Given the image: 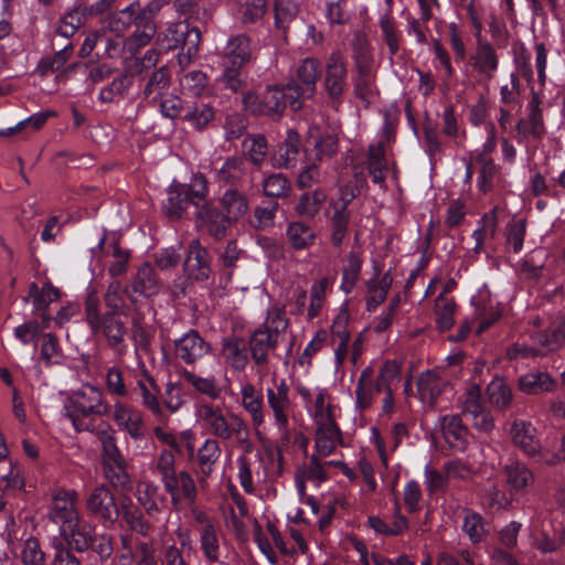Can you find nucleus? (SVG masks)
<instances>
[{
  "mask_svg": "<svg viewBox=\"0 0 565 565\" xmlns=\"http://www.w3.org/2000/svg\"><path fill=\"white\" fill-rule=\"evenodd\" d=\"M212 351V347L196 330H190L175 341V355L188 364L200 361Z\"/></svg>",
  "mask_w": 565,
  "mask_h": 565,
  "instance_id": "11",
  "label": "nucleus"
},
{
  "mask_svg": "<svg viewBox=\"0 0 565 565\" xmlns=\"http://www.w3.org/2000/svg\"><path fill=\"white\" fill-rule=\"evenodd\" d=\"M483 404L481 402V390L480 386L475 384L470 386L466 394L465 398L461 403V409L463 414L476 415L478 412L483 409Z\"/></svg>",
  "mask_w": 565,
  "mask_h": 565,
  "instance_id": "63",
  "label": "nucleus"
},
{
  "mask_svg": "<svg viewBox=\"0 0 565 565\" xmlns=\"http://www.w3.org/2000/svg\"><path fill=\"white\" fill-rule=\"evenodd\" d=\"M393 277L390 271L385 273L380 280L370 279L366 282V310L374 311L387 297L388 290L392 286Z\"/></svg>",
  "mask_w": 565,
  "mask_h": 565,
  "instance_id": "25",
  "label": "nucleus"
},
{
  "mask_svg": "<svg viewBox=\"0 0 565 565\" xmlns=\"http://www.w3.org/2000/svg\"><path fill=\"white\" fill-rule=\"evenodd\" d=\"M472 61L473 66L482 71H494L498 67V57L494 49L481 39L478 40Z\"/></svg>",
  "mask_w": 565,
  "mask_h": 565,
  "instance_id": "48",
  "label": "nucleus"
},
{
  "mask_svg": "<svg viewBox=\"0 0 565 565\" xmlns=\"http://www.w3.org/2000/svg\"><path fill=\"white\" fill-rule=\"evenodd\" d=\"M520 391L525 394H541L553 391L555 381L545 372L527 373L518 381Z\"/></svg>",
  "mask_w": 565,
  "mask_h": 565,
  "instance_id": "33",
  "label": "nucleus"
},
{
  "mask_svg": "<svg viewBox=\"0 0 565 565\" xmlns=\"http://www.w3.org/2000/svg\"><path fill=\"white\" fill-rule=\"evenodd\" d=\"M97 439L102 446L100 467L104 478L114 490L126 491L131 489V477L128 472V462L117 446L114 430L97 431Z\"/></svg>",
  "mask_w": 565,
  "mask_h": 565,
  "instance_id": "4",
  "label": "nucleus"
},
{
  "mask_svg": "<svg viewBox=\"0 0 565 565\" xmlns=\"http://www.w3.org/2000/svg\"><path fill=\"white\" fill-rule=\"evenodd\" d=\"M183 379L194 386L199 392L206 394L212 398H216L220 395L221 390L215 385L214 379L200 377L193 372L184 371L182 374Z\"/></svg>",
  "mask_w": 565,
  "mask_h": 565,
  "instance_id": "60",
  "label": "nucleus"
},
{
  "mask_svg": "<svg viewBox=\"0 0 565 565\" xmlns=\"http://www.w3.org/2000/svg\"><path fill=\"white\" fill-rule=\"evenodd\" d=\"M279 203L277 201L263 202L254 209L250 225L257 231H264L275 225Z\"/></svg>",
  "mask_w": 565,
  "mask_h": 565,
  "instance_id": "42",
  "label": "nucleus"
},
{
  "mask_svg": "<svg viewBox=\"0 0 565 565\" xmlns=\"http://www.w3.org/2000/svg\"><path fill=\"white\" fill-rule=\"evenodd\" d=\"M507 483L511 489L519 491L533 482V473L520 462H511L503 467Z\"/></svg>",
  "mask_w": 565,
  "mask_h": 565,
  "instance_id": "41",
  "label": "nucleus"
},
{
  "mask_svg": "<svg viewBox=\"0 0 565 565\" xmlns=\"http://www.w3.org/2000/svg\"><path fill=\"white\" fill-rule=\"evenodd\" d=\"M289 391L285 380L276 384L275 388L266 391L268 406L273 411L277 426L282 430H287L288 427V412L291 407Z\"/></svg>",
  "mask_w": 565,
  "mask_h": 565,
  "instance_id": "14",
  "label": "nucleus"
},
{
  "mask_svg": "<svg viewBox=\"0 0 565 565\" xmlns=\"http://www.w3.org/2000/svg\"><path fill=\"white\" fill-rule=\"evenodd\" d=\"M77 493L61 489L53 497V504L49 512L52 522L60 525V533L65 534L76 526L79 521V514L76 509Z\"/></svg>",
  "mask_w": 565,
  "mask_h": 565,
  "instance_id": "8",
  "label": "nucleus"
},
{
  "mask_svg": "<svg viewBox=\"0 0 565 565\" xmlns=\"http://www.w3.org/2000/svg\"><path fill=\"white\" fill-rule=\"evenodd\" d=\"M222 450L220 444L214 438H209L198 450V463L203 477H210L213 472V466L221 457Z\"/></svg>",
  "mask_w": 565,
  "mask_h": 565,
  "instance_id": "38",
  "label": "nucleus"
},
{
  "mask_svg": "<svg viewBox=\"0 0 565 565\" xmlns=\"http://www.w3.org/2000/svg\"><path fill=\"white\" fill-rule=\"evenodd\" d=\"M130 288L132 292L146 297H151L159 292V278L150 263H143L139 267L132 276Z\"/></svg>",
  "mask_w": 565,
  "mask_h": 565,
  "instance_id": "20",
  "label": "nucleus"
},
{
  "mask_svg": "<svg viewBox=\"0 0 565 565\" xmlns=\"http://www.w3.org/2000/svg\"><path fill=\"white\" fill-rule=\"evenodd\" d=\"M196 216L204 222L207 233L215 241H222L234 222L212 203L202 204L200 210L196 211Z\"/></svg>",
  "mask_w": 565,
  "mask_h": 565,
  "instance_id": "16",
  "label": "nucleus"
},
{
  "mask_svg": "<svg viewBox=\"0 0 565 565\" xmlns=\"http://www.w3.org/2000/svg\"><path fill=\"white\" fill-rule=\"evenodd\" d=\"M443 436L450 447L465 450L468 441V427L462 423L459 415H446L440 420Z\"/></svg>",
  "mask_w": 565,
  "mask_h": 565,
  "instance_id": "17",
  "label": "nucleus"
},
{
  "mask_svg": "<svg viewBox=\"0 0 565 565\" xmlns=\"http://www.w3.org/2000/svg\"><path fill=\"white\" fill-rule=\"evenodd\" d=\"M541 99L539 93L532 92V98L529 103L530 115H529V124H530V134L534 138H540L544 131V121L542 109L540 107Z\"/></svg>",
  "mask_w": 565,
  "mask_h": 565,
  "instance_id": "57",
  "label": "nucleus"
},
{
  "mask_svg": "<svg viewBox=\"0 0 565 565\" xmlns=\"http://www.w3.org/2000/svg\"><path fill=\"white\" fill-rule=\"evenodd\" d=\"M85 504L88 513L99 521L114 524L119 520L120 498H116L107 483L94 488Z\"/></svg>",
  "mask_w": 565,
  "mask_h": 565,
  "instance_id": "7",
  "label": "nucleus"
},
{
  "mask_svg": "<svg viewBox=\"0 0 565 565\" xmlns=\"http://www.w3.org/2000/svg\"><path fill=\"white\" fill-rule=\"evenodd\" d=\"M300 151V136L295 129L287 130L286 138L278 147L277 166L292 168Z\"/></svg>",
  "mask_w": 565,
  "mask_h": 565,
  "instance_id": "27",
  "label": "nucleus"
},
{
  "mask_svg": "<svg viewBox=\"0 0 565 565\" xmlns=\"http://www.w3.org/2000/svg\"><path fill=\"white\" fill-rule=\"evenodd\" d=\"M297 81L289 82L286 87L270 85L260 95L247 93L243 104L246 110L256 116L279 117L289 100L295 105L299 98L311 97L316 89V73H298Z\"/></svg>",
  "mask_w": 565,
  "mask_h": 565,
  "instance_id": "1",
  "label": "nucleus"
},
{
  "mask_svg": "<svg viewBox=\"0 0 565 565\" xmlns=\"http://www.w3.org/2000/svg\"><path fill=\"white\" fill-rule=\"evenodd\" d=\"M267 9L266 0H235L234 12L243 23L262 19Z\"/></svg>",
  "mask_w": 565,
  "mask_h": 565,
  "instance_id": "39",
  "label": "nucleus"
},
{
  "mask_svg": "<svg viewBox=\"0 0 565 565\" xmlns=\"http://www.w3.org/2000/svg\"><path fill=\"white\" fill-rule=\"evenodd\" d=\"M242 405L250 415L252 423L255 427H259L265 422L263 394L256 387L248 383L242 386Z\"/></svg>",
  "mask_w": 565,
  "mask_h": 565,
  "instance_id": "21",
  "label": "nucleus"
},
{
  "mask_svg": "<svg viewBox=\"0 0 565 565\" xmlns=\"http://www.w3.org/2000/svg\"><path fill=\"white\" fill-rule=\"evenodd\" d=\"M186 194L192 199V204H194L198 209L202 206V204L207 203L205 201L209 188L207 180L204 174L196 173L192 177L190 184H183Z\"/></svg>",
  "mask_w": 565,
  "mask_h": 565,
  "instance_id": "55",
  "label": "nucleus"
},
{
  "mask_svg": "<svg viewBox=\"0 0 565 565\" xmlns=\"http://www.w3.org/2000/svg\"><path fill=\"white\" fill-rule=\"evenodd\" d=\"M341 440V430L337 423L328 416V422L317 429L316 448L321 456H329L335 449V444Z\"/></svg>",
  "mask_w": 565,
  "mask_h": 565,
  "instance_id": "24",
  "label": "nucleus"
},
{
  "mask_svg": "<svg viewBox=\"0 0 565 565\" xmlns=\"http://www.w3.org/2000/svg\"><path fill=\"white\" fill-rule=\"evenodd\" d=\"M136 565H163L159 562L156 548L150 542H139L136 545Z\"/></svg>",
  "mask_w": 565,
  "mask_h": 565,
  "instance_id": "64",
  "label": "nucleus"
},
{
  "mask_svg": "<svg viewBox=\"0 0 565 565\" xmlns=\"http://www.w3.org/2000/svg\"><path fill=\"white\" fill-rule=\"evenodd\" d=\"M374 78L370 73H359L355 83H354V92L356 97L362 99L365 103V106L369 107L371 104V96L374 94Z\"/></svg>",
  "mask_w": 565,
  "mask_h": 565,
  "instance_id": "62",
  "label": "nucleus"
},
{
  "mask_svg": "<svg viewBox=\"0 0 565 565\" xmlns=\"http://www.w3.org/2000/svg\"><path fill=\"white\" fill-rule=\"evenodd\" d=\"M199 416L212 436L222 440L235 438L246 452L252 450L249 428L241 416L232 412L224 414L220 406L210 404L200 406Z\"/></svg>",
  "mask_w": 565,
  "mask_h": 565,
  "instance_id": "3",
  "label": "nucleus"
},
{
  "mask_svg": "<svg viewBox=\"0 0 565 565\" xmlns=\"http://www.w3.org/2000/svg\"><path fill=\"white\" fill-rule=\"evenodd\" d=\"M88 14V8L81 6L67 12L58 23L57 33L64 38L73 36Z\"/></svg>",
  "mask_w": 565,
  "mask_h": 565,
  "instance_id": "44",
  "label": "nucleus"
},
{
  "mask_svg": "<svg viewBox=\"0 0 565 565\" xmlns=\"http://www.w3.org/2000/svg\"><path fill=\"white\" fill-rule=\"evenodd\" d=\"M482 223V227L476 230L472 234L475 239V246L472 249L475 253H480L482 250L486 238L494 237L498 225L497 209H494L490 214H484Z\"/></svg>",
  "mask_w": 565,
  "mask_h": 565,
  "instance_id": "50",
  "label": "nucleus"
},
{
  "mask_svg": "<svg viewBox=\"0 0 565 565\" xmlns=\"http://www.w3.org/2000/svg\"><path fill=\"white\" fill-rule=\"evenodd\" d=\"M156 33L157 26L154 22L146 21L143 25L137 28L136 31L129 38L125 39L127 51L131 55H135L139 49L150 43Z\"/></svg>",
  "mask_w": 565,
  "mask_h": 565,
  "instance_id": "46",
  "label": "nucleus"
},
{
  "mask_svg": "<svg viewBox=\"0 0 565 565\" xmlns=\"http://www.w3.org/2000/svg\"><path fill=\"white\" fill-rule=\"evenodd\" d=\"M164 490L171 497V503L175 510L182 505L193 507L196 502L198 489L192 476L182 470L174 477L163 482Z\"/></svg>",
  "mask_w": 565,
  "mask_h": 565,
  "instance_id": "9",
  "label": "nucleus"
},
{
  "mask_svg": "<svg viewBox=\"0 0 565 565\" xmlns=\"http://www.w3.org/2000/svg\"><path fill=\"white\" fill-rule=\"evenodd\" d=\"M463 524L462 530L469 536L471 542H481L487 534L486 523L481 514L471 509H463Z\"/></svg>",
  "mask_w": 565,
  "mask_h": 565,
  "instance_id": "45",
  "label": "nucleus"
},
{
  "mask_svg": "<svg viewBox=\"0 0 565 565\" xmlns=\"http://www.w3.org/2000/svg\"><path fill=\"white\" fill-rule=\"evenodd\" d=\"M380 28L383 40L387 45L390 52L395 54L399 50V38L401 34L397 31L396 22L391 13H384L380 17Z\"/></svg>",
  "mask_w": 565,
  "mask_h": 565,
  "instance_id": "52",
  "label": "nucleus"
},
{
  "mask_svg": "<svg viewBox=\"0 0 565 565\" xmlns=\"http://www.w3.org/2000/svg\"><path fill=\"white\" fill-rule=\"evenodd\" d=\"M339 138L337 135L328 134L319 137L315 142L312 153L315 162H321L324 158H332L338 152Z\"/></svg>",
  "mask_w": 565,
  "mask_h": 565,
  "instance_id": "54",
  "label": "nucleus"
},
{
  "mask_svg": "<svg viewBox=\"0 0 565 565\" xmlns=\"http://www.w3.org/2000/svg\"><path fill=\"white\" fill-rule=\"evenodd\" d=\"M22 562L24 565H46L45 554L41 550L38 539L30 537L25 541L22 551Z\"/></svg>",
  "mask_w": 565,
  "mask_h": 565,
  "instance_id": "61",
  "label": "nucleus"
},
{
  "mask_svg": "<svg viewBox=\"0 0 565 565\" xmlns=\"http://www.w3.org/2000/svg\"><path fill=\"white\" fill-rule=\"evenodd\" d=\"M70 408L67 417L78 433L95 429L94 422L87 419L90 415L105 416L110 412V407L103 403L102 392L88 384L73 392L70 397Z\"/></svg>",
  "mask_w": 565,
  "mask_h": 565,
  "instance_id": "5",
  "label": "nucleus"
},
{
  "mask_svg": "<svg viewBox=\"0 0 565 565\" xmlns=\"http://www.w3.org/2000/svg\"><path fill=\"white\" fill-rule=\"evenodd\" d=\"M289 327L284 305H275L267 311L265 322L257 328L249 337L248 348L256 365L268 364V356L282 341Z\"/></svg>",
  "mask_w": 565,
  "mask_h": 565,
  "instance_id": "2",
  "label": "nucleus"
},
{
  "mask_svg": "<svg viewBox=\"0 0 565 565\" xmlns=\"http://www.w3.org/2000/svg\"><path fill=\"white\" fill-rule=\"evenodd\" d=\"M446 386H448V382L444 381L433 371L424 372L417 381V387L422 398L428 399L431 405L435 404Z\"/></svg>",
  "mask_w": 565,
  "mask_h": 565,
  "instance_id": "32",
  "label": "nucleus"
},
{
  "mask_svg": "<svg viewBox=\"0 0 565 565\" xmlns=\"http://www.w3.org/2000/svg\"><path fill=\"white\" fill-rule=\"evenodd\" d=\"M534 431L532 424L526 422H514L511 428L513 443L527 455H535L541 448Z\"/></svg>",
  "mask_w": 565,
  "mask_h": 565,
  "instance_id": "23",
  "label": "nucleus"
},
{
  "mask_svg": "<svg viewBox=\"0 0 565 565\" xmlns=\"http://www.w3.org/2000/svg\"><path fill=\"white\" fill-rule=\"evenodd\" d=\"M252 58L250 40L244 34L230 38L224 49L223 66L225 71H238Z\"/></svg>",
  "mask_w": 565,
  "mask_h": 565,
  "instance_id": "12",
  "label": "nucleus"
},
{
  "mask_svg": "<svg viewBox=\"0 0 565 565\" xmlns=\"http://www.w3.org/2000/svg\"><path fill=\"white\" fill-rule=\"evenodd\" d=\"M222 212L236 222L248 211V201L244 193L228 189L221 199Z\"/></svg>",
  "mask_w": 565,
  "mask_h": 565,
  "instance_id": "31",
  "label": "nucleus"
},
{
  "mask_svg": "<svg viewBox=\"0 0 565 565\" xmlns=\"http://www.w3.org/2000/svg\"><path fill=\"white\" fill-rule=\"evenodd\" d=\"M327 200V194L321 189L306 192L300 195L295 211L298 215L307 218H313L320 211L322 204Z\"/></svg>",
  "mask_w": 565,
  "mask_h": 565,
  "instance_id": "36",
  "label": "nucleus"
},
{
  "mask_svg": "<svg viewBox=\"0 0 565 565\" xmlns=\"http://www.w3.org/2000/svg\"><path fill=\"white\" fill-rule=\"evenodd\" d=\"M286 236L294 249L302 250L315 244L316 232L303 222H290L287 226Z\"/></svg>",
  "mask_w": 565,
  "mask_h": 565,
  "instance_id": "26",
  "label": "nucleus"
},
{
  "mask_svg": "<svg viewBox=\"0 0 565 565\" xmlns=\"http://www.w3.org/2000/svg\"><path fill=\"white\" fill-rule=\"evenodd\" d=\"M218 527L210 521L200 529V544L205 558L210 563L220 562Z\"/></svg>",
  "mask_w": 565,
  "mask_h": 565,
  "instance_id": "28",
  "label": "nucleus"
},
{
  "mask_svg": "<svg viewBox=\"0 0 565 565\" xmlns=\"http://www.w3.org/2000/svg\"><path fill=\"white\" fill-rule=\"evenodd\" d=\"M145 12L141 10L139 1H135L111 15L106 24L109 32L117 36H122L124 33L134 24L136 28L143 25Z\"/></svg>",
  "mask_w": 565,
  "mask_h": 565,
  "instance_id": "15",
  "label": "nucleus"
},
{
  "mask_svg": "<svg viewBox=\"0 0 565 565\" xmlns=\"http://www.w3.org/2000/svg\"><path fill=\"white\" fill-rule=\"evenodd\" d=\"M244 159L239 157L228 158L216 173V180L223 184L234 185L244 175Z\"/></svg>",
  "mask_w": 565,
  "mask_h": 565,
  "instance_id": "47",
  "label": "nucleus"
},
{
  "mask_svg": "<svg viewBox=\"0 0 565 565\" xmlns=\"http://www.w3.org/2000/svg\"><path fill=\"white\" fill-rule=\"evenodd\" d=\"M149 385L142 381H138V388L141 395L142 405L151 412L154 418L160 423L164 424L168 418L163 413V408L158 397V387L153 379L148 377Z\"/></svg>",
  "mask_w": 565,
  "mask_h": 565,
  "instance_id": "29",
  "label": "nucleus"
},
{
  "mask_svg": "<svg viewBox=\"0 0 565 565\" xmlns=\"http://www.w3.org/2000/svg\"><path fill=\"white\" fill-rule=\"evenodd\" d=\"M56 116H57V113L55 110H51V109L32 115L31 117H29L25 120H22L21 122H19L17 126H14L12 128H8L6 130H0V136L10 137L14 132L22 130L28 124H31L34 130H40L50 118L56 117Z\"/></svg>",
  "mask_w": 565,
  "mask_h": 565,
  "instance_id": "59",
  "label": "nucleus"
},
{
  "mask_svg": "<svg viewBox=\"0 0 565 565\" xmlns=\"http://www.w3.org/2000/svg\"><path fill=\"white\" fill-rule=\"evenodd\" d=\"M489 403L499 411H505L512 403V391L502 377H494L487 386Z\"/></svg>",
  "mask_w": 565,
  "mask_h": 565,
  "instance_id": "34",
  "label": "nucleus"
},
{
  "mask_svg": "<svg viewBox=\"0 0 565 565\" xmlns=\"http://www.w3.org/2000/svg\"><path fill=\"white\" fill-rule=\"evenodd\" d=\"M350 222V212L344 206H335L334 213L331 217V242L333 245L339 246L347 235Z\"/></svg>",
  "mask_w": 565,
  "mask_h": 565,
  "instance_id": "51",
  "label": "nucleus"
},
{
  "mask_svg": "<svg viewBox=\"0 0 565 565\" xmlns=\"http://www.w3.org/2000/svg\"><path fill=\"white\" fill-rule=\"evenodd\" d=\"M190 204L192 199L186 194L183 184L174 183L169 188L164 210L170 218H181Z\"/></svg>",
  "mask_w": 565,
  "mask_h": 565,
  "instance_id": "30",
  "label": "nucleus"
},
{
  "mask_svg": "<svg viewBox=\"0 0 565 565\" xmlns=\"http://www.w3.org/2000/svg\"><path fill=\"white\" fill-rule=\"evenodd\" d=\"M303 151L306 162L296 180V184L300 190L311 189L316 184L321 183L323 177L319 168L320 162H315L312 153L308 149H305Z\"/></svg>",
  "mask_w": 565,
  "mask_h": 565,
  "instance_id": "40",
  "label": "nucleus"
},
{
  "mask_svg": "<svg viewBox=\"0 0 565 565\" xmlns=\"http://www.w3.org/2000/svg\"><path fill=\"white\" fill-rule=\"evenodd\" d=\"M456 302L454 299H447L444 294L439 295L435 300L436 326L440 332L449 330L454 323V313Z\"/></svg>",
  "mask_w": 565,
  "mask_h": 565,
  "instance_id": "43",
  "label": "nucleus"
},
{
  "mask_svg": "<svg viewBox=\"0 0 565 565\" xmlns=\"http://www.w3.org/2000/svg\"><path fill=\"white\" fill-rule=\"evenodd\" d=\"M122 516L127 525L142 536H148L152 526L143 519L142 512L135 507L127 495L120 497L119 518Z\"/></svg>",
  "mask_w": 565,
  "mask_h": 565,
  "instance_id": "22",
  "label": "nucleus"
},
{
  "mask_svg": "<svg viewBox=\"0 0 565 565\" xmlns=\"http://www.w3.org/2000/svg\"><path fill=\"white\" fill-rule=\"evenodd\" d=\"M102 332L113 350H119L128 332L126 321L117 311L105 312L97 323L96 333Z\"/></svg>",
  "mask_w": 565,
  "mask_h": 565,
  "instance_id": "13",
  "label": "nucleus"
},
{
  "mask_svg": "<svg viewBox=\"0 0 565 565\" xmlns=\"http://www.w3.org/2000/svg\"><path fill=\"white\" fill-rule=\"evenodd\" d=\"M401 377V365L396 361H386L380 370V374L375 381V391L392 390L391 384Z\"/></svg>",
  "mask_w": 565,
  "mask_h": 565,
  "instance_id": "56",
  "label": "nucleus"
},
{
  "mask_svg": "<svg viewBox=\"0 0 565 565\" xmlns=\"http://www.w3.org/2000/svg\"><path fill=\"white\" fill-rule=\"evenodd\" d=\"M222 355L235 371H243L248 364L246 342L242 337L230 335L222 340Z\"/></svg>",
  "mask_w": 565,
  "mask_h": 565,
  "instance_id": "19",
  "label": "nucleus"
},
{
  "mask_svg": "<svg viewBox=\"0 0 565 565\" xmlns=\"http://www.w3.org/2000/svg\"><path fill=\"white\" fill-rule=\"evenodd\" d=\"M214 118V110L206 104L194 105L192 110H189L183 119L190 122L195 129L201 130L209 125Z\"/></svg>",
  "mask_w": 565,
  "mask_h": 565,
  "instance_id": "58",
  "label": "nucleus"
},
{
  "mask_svg": "<svg viewBox=\"0 0 565 565\" xmlns=\"http://www.w3.org/2000/svg\"><path fill=\"white\" fill-rule=\"evenodd\" d=\"M96 526L88 522L77 521L76 526L61 536L67 545L76 552L84 553L89 550L97 536Z\"/></svg>",
  "mask_w": 565,
  "mask_h": 565,
  "instance_id": "18",
  "label": "nucleus"
},
{
  "mask_svg": "<svg viewBox=\"0 0 565 565\" xmlns=\"http://www.w3.org/2000/svg\"><path fill=\"white\" fill-rule=\"evenodd\" d=\"M362 268V259L355 252L348 255V264L343 267V278L341 289L350 294L356 285Z\"/></svg>",
  "mask_w": 565,
  "mask_h": 565,
  "instance_id": "49",
  "label": "nucleus"
},
{
  "mask_svg": "<svg viewBox=\"0 0 565 565\" xmlns=\"http://www.w3.org/2000/svg\"><path fill=\"white\" fill-rule=\"evenodd\" d=\"M201 42V33L198 28H190L185 21L168 23L167 28L157 35V43L166 50H174L181 46L177 54L178 65L181 68L189 67L191 58L196 54Z\"/></svg>",
  "mask_w": 565,
  "mask_h": 565,
  "instance_id": "6",
  "label": "nucleus"
},
{
  "mask_svg": "<svg viewBox=\"0 0 565 565\" xmlns=\"http://www.w3.org/2000/svg\"><path fill=\"white\" fill-rule=\"evenodd\" d=\"M275 25L286 31L288 24L298 14V4L294 0H275Z\"/></svg>",
  "mask_w": 565,
  "mask_h": 565,
  "instance_id": "53",
  "label": "nucleus"
},
{
  "mask_svg": "<svg viewBox=\"0 0 565 565\" xmlns=\"http://www.w3.org/2000/svg\"><path fill=\"white\" fill-rule=\"evenodd\" d=\"M262 189L263 193L270 199H287L292 191L290 180L281 172L273 173L265 178Z\"/></svg>",
  "mask_w": 565,
  "mask_h": 565,
  "instance_id": "37",
  "label": "nucleus"
},
{
  "mask_svg": "<svg viewBox=\"0 0 565 565\" xmlns=\"http://www.w3.org/2000/svg\"><path fill=\"white\" fill-rule=\"evenodd\" d=\"M374 371L371 366L365 367L358 380L356 384V407L364 411L372 405L373 395L375 391V383H373Z\"/></svg>",
  "mask_w": 565,
  "mask_h": 565,
  "instance_id": "35",
  "label": "nucleus"
},
{
  "mask_svg": "<svg viewBox=\"0 0 565 565\" xmlns=\"http://www.w3.org/2000/svg\"><path fill=\"white\" fill-rule=\"evenodd\" d=\"M183 270L188 279L203 281L210 277L211 264L209 252L199 239L190 242L188 254L183 263Z\"/></svg>",
  "mask_w": 565,
  "mask_h": 565,
  "instance_id": "10",
  "label": "nucleus"
}]
</instances>
